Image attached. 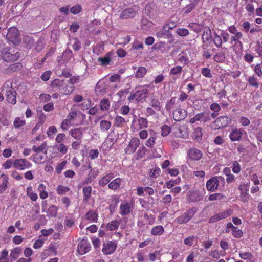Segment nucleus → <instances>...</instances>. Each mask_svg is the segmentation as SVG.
<instances>
[{
  "label": "nucleus",
  "mask_w": 262,
  "mask_h": 262,
  "mask_svg": "<svg viewBox=\"0 0 262 262\" xmlns=\"http://www.w3.org/2000/svg\"><path fill=\"white\" fill-rule=\"evenodd\" d=\"M38 190L39 193V196L41 199L44 200L48 198V193L47 191V187L45 184H39L38 186Z\"/></svg>",
  "instance_id": "7c9ffc66"
},
{
  "label": "nucleus",
  "mask_w": 262,
  "mask_h": 262,
  "mask_svg": "<svg viewBox=\"0 0 262 262\" xmlns=\"http://www.w3.org/2000/svg\"><path fill=\"white\" fill-rule=\"evenodd\" d=\"M219 181L217 177H213L206 182V189L210 192L215 191L219 187Z\"/></svg>",
  "instance_id": "dca6fc26"
},
{
  "label": "nucleus",
  "mask_w": 262,
  "mask_h": 262,
  "mask_svg": "<svg viewBox=\"0 0 262 262\" xmlns=\"http://www.w3.org/2000/svg\"><path fill=\"white\" fill-rule=\"evenodd\" d=\"M62 89L63 90H61L59 93L63 95H69L74 91V86L72 84H69L66 81Z\"/></svg>",
  "instance_id": "2f4dec72"
},
{
  "label": "nucleus",
  "mask_w": 262,
  "mask_h": 262,
  "mask_svg": "<svg viewBox=\"0 0 262 262\" xmlns=\"http://www.w3.org/2000/svg\"><path fill=\"white\" fill-rule=\"evenodd\" d=\"M196 211L197 209L195 207L190 209L181 215L178 216L176 219L177 222L180 224H185L188 222L196 213Z\"/></svg>",
  "instance_id": "39448f33"
},
{
  "label": "nucleus",
  "mask_w": 262,
  "mask_h": 262,
  "mask_svg": "<svg viewBox=\"0 0 262 262\" xmlns=\"http://www.w3.org/2000/svg\"><path fill=\"white\" fill-rule=\"evenodd\" d=\"M67 162L66 160H63L60 163L57 164L55 168V171L57 174H60L62 170L67 165Z\"/></svg>",
  "instance_id": "680f3d73"
},
{
  "label": "nucleus",
  "mask_w": 262,
  "mask_h": 262,
  "mask_svg": "<svg viewBox=\"0 0 262 262\" xmlns=\"http://www.w3.org/2000/svg\"><path fill=\"white\" fill-rule=\"evenodd\" d=\"M119 202L118 197L113 196L111 199V203L109 205L108 209L111 215H113L115 211V209Z\"/></svg>",
  "instance_id": "a878e982"
},
{
  "label": "nucleus",
  "mask_w": 262,
  "mask_h": 262,
  "mask_svg": "<svg viewBox=\"0 0 262 262\" xmlns=\"http://www.w3.org/2000/svg\"><path fill=\"white\" fill-rule=\"evenodd\" d=\"M202 157V151L195 147H191L187 151V159L190 161H199Z\"/></svg>",
  "instance_id": "423d86ee"
},
{
  "label": "nucleus",
  "mask_w": 262,
  "mask_h": 262,
  "mask_svg": "<svg viewBox=\"0 0 262 262\" xmlns=\"http://www.w3.org/2000/svg\"><path fill=\"white\" fill-rule=\"evenodd\" d=\"M147 69L143 67H140L135 73V77L137 78H141L143 77L147 73Z\"/></svg>",
  "instance_id": "de8ad7c7"
},
{
  "label": "nucleus",
  "mask_w": 262,
  "mask_h": 262,
  "mask_svg": "<svg viewBox=\"0 0 262 262\" xmlns=\"http://www.w3.org/2000/svg\"><path fill=\"white\" fill-rule=\"evenodd\" d=\"M82 10V7L80 5L77 4L72 7L70 9V12L73 14H77Z\"/></svg>",
  "instance_id": "69168bd1"
},
{
  "label": "nucleus",
  "mask_w": 262,
  "mask_h": 262,
  "mask_svg": "<svg viewBox=\"0 0 262 262\" xmlns=\"http://www.w3.org/2000/svg\"><path fill=\"white\" fill-rule=\"evenodd\" d=\"M117 247V243L116 241H108L103 244L102 252L105 255L113 254Z\"/></svg>",
  "instance_id": "0eeeda50"
},
{
  "label": "nucleus",
  "mask_w": 262,
  "mask_h": 262,
  "mask_svg": "<svg viewBox=\"0 0 262 262\" xmlns=\"http://www.w3.org/2000/svg\"><path fill=\"white\" fill-rule=\"evenodd\" d=\"M161 170L158 167H155L152 168L149 173V176L152 178H156L160 176Z\"/></svg>",
  "instance_id": "bf43d9fd"
},
{
  "label": "nucleus",
  "mask_w": 262,
  "mask_h": 262,
  "mask_svg": "<svg viewBox=\"0 0 262 262\" xmlns=\"http://www.w3.org/2000/svg\"><path fill=\"white\" fill-rule=\"evenodd\" d=\"M88 168L90 169L87 178L85 179L83 183L85 184H90L94 181L99 173V170L97 168H92L90 163L88 165Z\"/></svg>",
  "instance_id": "f8f14e48"
},
{
  "label": "nucleus",
  "mask_w": 262,
  "mask_h": 262,
  "mask_svg": "<svg viewBox=\"0 0 262 262\" xmlns=\"http://www.w3.org/2000/svg\"><path fill=\"white\" fill-rule=\"evenodd\" d=\"M179 61L184 65H187L189 62V55L185 52H182L179 54Z\"/></svg>",
  "instance_id": "79ce46f5"
},
{
  "label": "nucleus",
  "mask_w": 262,
  "mask_h": 262,
  "mask_svg": "<svg viewBox=\"0 0 262 262\" xmlns=\"http://www.w3.org/2000/svg\"><path fill=\"white\" fill-rule=\"evenodd\" d=\"M85 219L91 222L97 223L98 220V214L96 210H90L85 214Z\"/></svg>",
  "instance_id": "412c9836"
},
{
  "label": "nucleus",
  "mask_w": 262,
  "mask_h": 262,
  "mask_svg": "<svg viewBox=\"0 0 262 262\" xmlns=\"http://www.w3.org/2000/svg\"><path fill=\"white\" fill-rule=\"evenodd\" d=\"M150 105L154 107L157 111H160L161 108V105L160 101L157 98H153L151 100Z\"/></svg>",
  "instance_id": "6e6d98bb"
},
{
  "label": "nucleus",
  "mask_w": 262,
  "mask_h": 262,
  "mask_svg": "<svg viewBox=\"0 0 262 262\" xmlns=\"http://www.w3.org/2000/svg\"><path fill=\"white\" fill-rule=\"evenodd\" d=\"M26 121L20 117H16L13 121V126L15 129H19L26 125Z\"/></svg>",
  "instance_id": "a19ab883"
},
{
  "label": "nucleus",
  "mask_w": 262,
  "mask_h": 262,
  "mask_svg": "<svg viewBox=\"0 0 262 262\" xmlns=\"http://www.w3.org/2000/svg\"><path fill=\"white\" fill-rule=\"evenodd\" d=\"M120 224L119 221L114 220L108 223L106 225V229L108 231H114L117 230Z\"/></svg>",
  "instance_id": "72a5a7b5"
},
{
  "label": "nucleus",
  "mask_w": 262,
  "mask_h": 262,
  "mask_svg": "<svg viewBox=\"0 0 262 262\" xmlns=\"http://www.w3.org/2000/svg\"><path fill=\"white\" fill-rule=\"evenodd\" d=\"M26 194L27 196H28L33 202L36 201L38 199V195L37 193L33 191V188L31 186L27 187Z\"/></svg>",
  "instance_id": "473e14b6"
},
{
  "label": "nucleus",
  "mask_w": 262,
  "mask_h": 262,
  "mask_svg": "<svg viewBox=\"0 0 262 262\" xmlns=\"http://www.w3.org/2000/svg\"><path fill=\"white\" fill-rule=\"evenodd\" d=\"M188 27L198 33L202 31L203 25L196 23H191L188 25Z\"/></svg>",
  "instance_id": "09e8293b"
},
{
  "label": "nucleus",
  "mask_w": 262,
  "mask_h": 262,
  "mask_svg": "<svg viewBox=\"0 0 262 262\" xmlns=\"http://www.w3.org/2000/svg\"><path fill=\"white\" fill-rule=\"evenodd\" d=\"M114 177V174L112 173H109L101 178L98 182L99 186L101 187H104L107 184L110 183V182Z\"/></svg>",
  "instance_id": "4be33fe9"
},
{
  "label": "nucleus",
  "mask_w": 262,
  "mask_h": 262,
  "mask_svg": "<svg viewBox=\"0 0 262 262\" xmlns=\"http://www.w3.org/2000/svg\"><path fill=\"white\" fill-rule=\"evenodd\" d=\"M203 50L202 56L204 58L209 59L211 58L213 49H211L208 42H203L202 45Z\"/></svg>",
  "instance_id": "f3484780"
},
{
  "label": "nucleus",
  "mask_w": 262,
  "mask_h": 262,
  "mask_svg": "<svg viewBox=\"0 0 262 262\" xmlns=\"http://www.w3.org/2000/svg\"><path fill=\"white\" fill-rule=\"evenodd\" d=\"M6 34L7 40L13 45L17 46L21 41L20 32L15 27H11L7 30Z\"/></svg>",
  "instance_id": "f257e3e1"
},
{
  "label": "nucleus",
  "mask_w": 262,
  "mask_h": 262,
  "mask_svg": "<svg viewBox=\"0 0 262 262\" xmlns=\"http://www.w3.org/2000/svg\"><path fill=\"white\" fill-rule=\"evenodd\" d=\"M70 135L77 140H81L83 137V133L82 129L76 128L71 129Z\"/></svg>",
  "instance_id": "393cba45"
},
{
  "label": "nucleus",
  "mask_w": 262,
  "mask_h": 262,
  "mask_svg": "<svg viewBox=\"0 0 262 262\" xmlns=\"http://www.w3.org/2000/svg\"><path fill=\"white\" fill-rule=\"evenodd\" d=\"M32 163L26 159H17L13 161V166L19 170H24L30 168Z\"/></svg>",
  "instance_id": "6e6552de"
},
{
  "label": "nucleus",
  "mask_w": 262,
  "mask_h": 262,
  "mask_svg": "<svg viewBox=\"0 0 262 262\" xmlns=\"http://www.w3.org/2000/svg\"><path fill=\"white\" fill-rule=\"evenodd\" d=\"M204 116V113L201 112L196 114L193 117L190 118L189 122L191 123H194L196 121H200Z\"/></svg>",
  "instance_id": "0e129e2a"
},
{
  "label": "nucleus",
  "mask_w": 262,
  "mask_h": 262,
  "mask_svg": "<svg viewBox=\"0 0 262 262\" xmlns=\"http://www.w3.org/2000/svg\"><path fill=\"white\" fill-rule=\"evenodd\" d=\"M239 256L241 258L244 260H247L251 261L253 258V255L249 252H246L244 253H239Z\"/></svg>",
  "instance_id": "052dcab7"
},
{
  "label": "nucleus",
  "mask_w": 262,
  "mask_h": 262,
  "mask_svg": "<svg viewBox=\"0 0 262 262\" xmlns=\"http://www.w3.org/2000/svg\"><path fill=\"white\" fill-rule=\"evenodd\" d=\"M1 177L3 178V182L0 184V193H3L7 188L9 184L8 177L5 174H2Z\"/></svg>",
  "instance_id": "f704fd0d"
},
{
  "label": "nucleus",
  "mask_w": 262,
  "mask_h": 262,
  "mask_svg": "<svg viewBox=\"0 0 262 262\" xmlns=\"http://www.w3.org/2000/svg\"><path fill=\"white\" fill-rule=\"evenodd\" d=\"M15 91L13 89L12 86V82L10 80H7L6 82H5L4 85H3L2 92L3 93L5 92V95L11 93H14V92Z\"/></svg>",
  "instance_id": "bb28decb"
},
{
  "label": "nucleus",
  "mask_w": 262,
  "mask_h": 262,
  "mask_svg": "<svg viewBox=\"0 0 262 262\" xmlns=\"http://www.w3.org/2000/svg\"><path fill=\"white\" fill-rule=\"evenodd\" d=\"M177 26V24L176 22L173 21H170L163 26V30L165 31H168L169 30H171L176 28Z\"/></svg>",
  "instance_id": "338daca9"
},
{
  "label": "nucleus",
  "mask_w": 262,
  "mask_h": 262,
  "mask_svg": "<svg viewBox=\"0 0 262 262\" xmlns=\"http://www.w3.org/2000/svg\"><path fill=\"white\" fill-rule=\"evenodd\" d=\"M233 210L228 209L217 213L220 220L230 216L233 213Z\"/></svg>",
  "instance_id": "49530a36"
},
{
  "label": "nucleus",
  "mask_w": 262,
  "mask_h": 262,
  "mask_svg": "<svg viewBox=\"0 0 262 262\" xmlns=\"http://www.w3.org/2000/svg\"><path fill=\"white\" fill-rule=\"evenodd\" d=\"M111 126V122L107 120H102L100 123V127L102 131H108Z\"/></svg>",
  "instance_id": "3c124183"
},
{
  "label": "nucleus",
  "mask_w": 262,
  "mask_h": 262,
  "mask_svg": "<svg viewBox=\"0 0 262 262\" xmlns=\"http://www.w3.org/2000/svg\"><path fill=\"white\" fill-rule=\"evenodd\" d=\"M182 71V67L181 66H176L171 69L169 75H177L180 74Z\"/></svg>",
  "instance_id": "e2e57ef3"
},
{
  "label": "nucleus",
  "mask_w": 262,
  "mask_h": 262,
  "mask_svg": "<svg viewBox=\"0 0 262 262\" xmlns=\"http://www.w3.org/2000/svg\"><path fill=\"white\" fill-rule=\"evenodd\" d=\"M148 94V91L146 88H142L141 89L136 91L134 94H131L128 97L129 101L136 100L137 102H142L144 101Z\"/></svg>",
  "instance_id": "7ed1b4c3"
},
{
  "label": "nucleus",
  "mask_w": 262,
  "mask_h": 262,
  "mask_svg": "<svg viewBox=\"0 0 262 262\" xmlns=\"http://www.w3.org/2000/svg\"><path fill=\"white\" fill-rule=\"evenodd\" d=\"M187 116V111L182 108L180 104L173 111L172 117L176 121H180L184 120Z\"/></svg>",
  "instance_id": "1a4fd4ad"
},
{
  "label": "nucleus",
  "mask_w": 262,
  "mask_h": 262,
  "mask_svg": "<svg viewBox=\"0 0 262 262\" xmlns=\"http://www.w3.org/2000/svg\"><path fill=\"white\" fill-rule=\"evenodd\" d=\"M6 100L9 103L14 105L16 103V92L6 94Z\"/></svg>",
  "instance_id": "37998d69"
},
{
  "label": "nucleus",
  "mask_w": 262,
  "mask_h": 262,
  "mask_svg": "<svg viewBox=\"0 0 262 262\" xmlns=\"http://www.w3.org/2000/svg\"><path fill=\"white\" fill-rule=\"evenodd\" d=\"M137 14V10L135 8H127L123 10L120 15V18L122 19H126L134 17Z\"/></svg>",
  "instance_id": "2eb2a0df"
},
{
  "label": "nucleus",
  "mask_w": 262,
  "mask_h": 262,
  "mask_svg": "<svg viewBox=\"0 0 262 262\" xmlns=\"http://www.w3.org/2000/svg\"><path fill=\"white\" fill-rule=\"evenodd\" d=\"M164 232V229L162 225L154 226L151 230L150 233L154 236H160Z\"/></svg>",
  "instance_id": "c9c22d12"
},
{
  "label": "nucleus",
  "mask_w": 262,
  "mask_h": 262,
  "mask_svg": "<svg viewBox=\"0 0 262 262\" xmlns=\"http://www.w3.org/2000/svg\"><path fill=\"white\" fill-rule=\"evenodd\" d=\"M235 35L232 36L231 37V43H232L234 42L235 45L239 44L240 45H242V42L240 41V39L243 37V34L242 32L236 33Z\"/></svg>",
  "instance_id": "a18cd8bd"
},
{
  "label": "nucleus",
  "mask_w": 262,
  "mask_h": 262,
  "mask_svg": "<svg viewBox=\"0 0 262 262\" xmlns=\"http://www.w3.org/2000/svg\"><path fill=\"white\" fill-rule=\"evenodd\" d=\"M100 107L101 110L108 111L110 107V102L107 99H103L100 102Z\"/></svg>",
  "instance_id": "603ef678"
},
{
  "label": "nucleus",
  "mask_w": 262,
  "mask_h": 262,
  "mask_svg": "<svg viewBox=\"0 0 262 262\" xmlns=\"http://www.w3.org/2000/svg\"><path fill=\"white\" fill-rule=\"evenodd\" d=\"M242 133L240 129H234L229 135V138L232 141H236L241 140Z\"/></svg>",
  "instance_id": "cd10ccee"
},
{
  "label": "nucleus",
  "mask_w": 262,
  "mask_h": 262,
  "mask_svg": "<svg viewBox=\"0 0 262 262\" xmlns=\"http://www.w3.org/2000/svg\"><path fill=\"white\" fill-rule=\"evenodd\" d=\"M139 130L145 129L148 127V121L145 118L139 117L137 120Z\"/></svg>",
  "instance_id": "e433bc0d"
},
{
  "label": "nucleus",
  "mask_w": 262,
  "mask_h": 262,
  "mask_svg": "<svg viewBox=\"0 0 262 262\" xmlns=\"http://www.w3.org/2000/svg\"><path fill=\"white\" fill-rule=\"evenodd\" d=\"M126 123V121L123 117L117 115L114 119V125L117 127H122Z\"/></svg>",
  "instance_id": "58836bf2"
},
{
  "label": "nucleus",
  "mask_w": 262,
  "mask_h": 262,
  "mask_svg": "<svg viewBox=\"0 0 262 262\" xmlns=\"http://www.w3.org/2000/svg\"><path fill=\"white\" fill-rule=\"evenodd\" d=\"M179 101L177 100L176 97H172L166 104L165 108L167 111H170L175 105H178Z\"/></svg>",
  "instance_id": "4c0bfd02"
},
{
  "label": "nucleus",
  "mask_w": 262,
  "mask_h": 262,
  "mask_svg": "<svg viewBox=\"0 0 262 262\" xmlns=\"http://www.w3.org/2000/svg\"><path fill=\"white\" fill-rule=\"evenodd\" d=\"M212 37V33L210 28L206 27L204 29L203 34L202 36V41L203 42H207Z\"/></svg>",
  "instance_id": "c85d7f7f"
},
{
  "label": "nucleus",
  "mask_w": 262,
  "mask_h": 262,
  "mask_svg": "<svg viewBox=\"0 0 262 262\" xmlns=\"http://www.w3.org/2000/svg\"><path fill=\"white\" fill-rule=\"evenodd\" d=\"M2 54L4 60L7 62H14L19 57V52L14 53V52H12L11 49L10 48L3 49L2 51Z\"/></svg>",
  "instance_id": "20e7f679"
},
{
  "label": "nucleus",
  "mask_w": 262,
  "mask_h": 262,
  "mask_svg": "<svg viewBox=\"0 0 262 262\" xmlns=\"http://www.w3.org/2000/svg\"><path fill=\"white\" fill-rule=\"evenodd\" d=\"M226 58L225 54L223 52L217 53L213 57L214 60L216 62H223Z\"/></svg>",
  "instance_id": "5fc2aeb1"
},
{
  "label": "nucleus",
  "mask_w": 262,
  "mask_h": 262,
  "mask_svg": "<svg viewBox=\"0 0 262 262\" xmlns=\"http://www.w3.org/2000/svg\"><path fill=\"white\" fill-rule=\"evenodd\" d=\"M196 7V4L193 2H190V3L187 5L184 8L183 11L185 14H188L191 12Z\"/></svg>",
  "instance_id": "13d9d810"
},
{
  "label": "nucleus",
  "mask_w": 262,
  "mask_h": 262,
  "mask_svg": "<svg viewBox=\"0 0 262 262\" xmlns=\"http://www.w3.org/2000/svg\"><path fill=\"white\" fill-rule=\"evenodd\" d=\"M92 187L90 186H84L82 189L83 200L88 201L90 198L92 194Z\"/></svg>",
  "instance_id": "ea45409f"
},
{
  "label": "nucleus",
  "mask_w": 262,
  "mask_h": 262,
  "mask_svg": "<svg viewBox=\"0 0 262 262\" xmlns=\"http://www.w3.org/2000/svg\"><path fill=\"white\" fill-rule=\"evenodd\" d=\"M55 147L56 149L63 155H65L68 152V146L63 143H59V144L56 145Z\"/></svg>",
  "instance_id": "4d7b16f0"
},
{
  "label": "nucleus",
  "mask_w": 262,
  "mask_h": 262,
  "mask_svg": "<svg viewBox=\"0 0 262 262\" xmlns=\"http://www.w3.org/2000/svg\"><path fill=\"white\" fill-rule=\"evenodd\" d=\"M32 150L35 153L39 152L47 154L48 150L47 143L46 142H44L38 146L33 145L32 146Z\"/></svg>",
  "instance_id": "b1692460"
},
{
  "label": "nucleus",
  "mask_w": 262,
  "mask_h": 262,
  "mask_svg": "<svg viewBox=\"0 0 262 262\" xmlns=\"http://www.w3.org/2000/svg\"><path fill=\"white\" fill-rule=\"evenodd\" d=\"M65 82L64 79L56 78L51 82V86L60 92L61 90H63L62 87L64 86Z\"/></svg>",
  "instance_id": "6ab92c4d"
},
{
  "label": "nucleus",
  "mask_w": 262,
  "mask_h": 262,
  "mask_svg": "<svg viewBox=\"0 0 262 262\" xmlns=\"http://www.w3.org/2000/svg\"><path fill=\"white\" fill-rule=\"evenodd\" d=\"M202 129L200 127L195 128L191 134L192 139L196 142L200 143L202 140Z\"/></svg>",
  "instance_id": "a211bd4d"
},
{
  "label": "nucleus",
  "mask_w": 262,
  "mask_h": 262,
  "mask_svg": "<svg viewBox=\"0 0 262 262\" xmlns=\"http://www.w3.org/2000/svg\"><path fill=\"white\" fill-rule=\"evenodd\" d=\"M231 122V119L228 116H222L217 118L215 124L218 128H223L227 126Z\"/></svg>",
  "instance_id": "4468645a"
},
{
  "label": "nucleus",
  "mask_w": 262,
  "mask_h": 262,
  "mask_svg": "<svg viewBox=\"0 0 262 262\" xmlns=\"http://www.w3.org/2000/svg\"><path fill=\"white\" fill-rule=\"evenodd\" d=\"M91 249V244L87 239L81 240L77 246V252L80 255H83L88 253Z\"/></svg>",
  "instance_id": "9b49d317"
},
{
  "label": "nucleus",
  "mask_w": 262,
  "mask_h": 262,
  "mask_svg": "<svg viewBox=\"0 0 262 262\" xmlns=\"http://www.w3.org/2000/svg\"><path fill=\"white\" fill-rule=\"evenodd\" d=\"M70 190L69 187L62 185H58L56 188V192L59 195L66 194Z\"/></svg>",
  "instance_id": "864d4df0"
},
{
  "label": "nucleus",
  "mask_w": 262,
  "mask_h": 262,
  "mask_svg": "<svg viewBox=\"0 0 262 262\" xmlns=\"http://www.w3.org/2000/svg\"><path fill=\"white\" fill-rule=\"evenodd\" d=\"M47 154L43 153H35L32 155L33 161L36 164H41L45 161V157Z\"/></svg>",
  "instance_id": "c756f323"
},
{
  "label": "nucleus",
  "mask_w": 262,
  "mask_h": 262,
  "mask_svg": "<svg viewBox=\"0 0 262 262\" xmlns=\"http://www.w3.org/2000/svg\"><path fill=\"white\" fill-rule=\"evenodd\" d=\"M213 42L217 47H222L223 42L221 36L218 35L216 33L214 34Z\"/></svg>",
  "instance_id": "774afa93"
},
{
  "label": "nucleus",
  "mask_w": 262,
  "mask_h": 262,
  "mask_svg": "<svg viewBox=\"0 0 262 262\" xmlns=\"http://www.w3.org/2000/svg\"><path fill=\"white\" fill-rule=\"evenodd\" d=\"M134 205L133 202H123L121 203L119 207V214L122 216L128 215L133 211Z\"/></svg>",
  "instance_id": "9d476101"
},
{
  "label": "nucleus",
  "mask_w": 262,
  "mask_h": 262,
  "mask_svg": "<svg viewBox=\"0 0 262 262\" xmlns=\"http://www.w3.org/2000/svg\"><path fill=\"white\" fill-rule=\"evenodd\" d=\"M122 179L120 178H116L108 184V188L111 190H116L118 189L121 186Z\"/></svg>",
  "instance_id": "5701e85b"
},
{
  "label": "nucleus",
  "mask_w": 262,
  "mask_h": 262,
  "mask_svg": "<svg viewBox=\"0 0 262 262\" xmlns=\"http://www.w3.org/2000/svg\"><path fill=\"white\" fill-rule=\"evenodd\" d=\"M147 15L151 18L156 17L160 13V9L158 6L157 1H153L148 3L145 7Z\"/></svg>",
  "instance_id": "f03ea898"
},
{
  "label": "nucleus",
  "mask_w": 262,
  "mask_h": 262,
  "mask_svg": "<svg viewBox=\"0 0 262 262\" xmlns=\"http://www.w3.org/2000/svg\"><path fill=\"white\" fill-rule=\"evenodd\" d=\"M146 192L149 195H152L154 194V190L150 187H142L140 186L137 188V194L139 196H143L144 192Z\"/></svg>",
  "instance_id": "aec40b11"
},
{
  "label": "nucleus",
  "mask_w": 262,
  "mask_h": 262,
  "mask_svg": "<svg viewBox=\"0 0 262 262\" xmlns=\"http://www.w3.org/2000/svg\"><path fill=\"white\" fill-rule=\"evenodd\" d=\"M248 82L250 86L255 88V89H257L259 88V83L258 82V80L254 75H253L251 77H249L248 79Z\"/></svg>",
  "instance_id": "8fccbe9b"
},
{
  "label": "nucleus",
  "mask_w": 262,
  "mask_h": 262,
  "mask_svg": "<svg viewBox=\"0 0 262 262\" xmlns=\"http://www.w3.org/2000/svg\"><path fill=\"white\" fill-rule=\"evenodd\" d=\"M140 145V140L137 137H133L130 140L128 145L125 149V151L126 154L130 155L134 153L137 149V148Z\"/></svg>",
  "instance_id": "ddd939ff"
},
{
  "label": "nucleus",
  "mask_w": 262,
  "mask_h": 262,
  "mask_svg": "<svg viewBox=\"0 0 262 262\" xmlns=\"http://www.w3.org/2000/svg\"><path fill=\"white\" fill-rule=\"evenodd\" d=\"M156 135L155 133L150 135L149 138L145 142V145L148 147H152L156 143Z\"/></svg>",
  "instance_id": "c03bdc74"
}]
</instances>
